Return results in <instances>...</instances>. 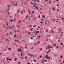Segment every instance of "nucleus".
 Wrapping results in <instances>:
<instances>
[{
	"mask_svg": "<svg viewBox=\"0 0 64 64\" xmlns=\"http://www.w3.org/2000/svg\"><path fill=\"white\" fill-rule=\"evenodd\" d=\"M15 2H14V5H15L17 7L18 6V1L16 2V1H14Z\"/></svg>",
	"mask_w": 64,
	"mask_h": 64,
	"instance_id": "nucleus-1",
	"label": "nucleus"
},
{
	"mask_svg": "<svg viewBox=\"0 0 64 64\" xmlns=\"http://www.w3.org/2000/svg\"><path fill=\"white\" fill-rule=\"evenodd\" d=\"M46 57L47 59H50V58L49 57V56L48 55L46 56Z\"/></svg>",
	"mask_w": 64,
	"mask_h": 64,
	"instance_id": "nucleus-2",
	"label": "nucleus"
},
{
	"mask_svg": "<svg viewBox=\"0 0 64 64\" xmlns=\"http://www.w3.org/2000/svg\"><path fill=\"white\" fill-rule=\"evenodd\" d=\"M28 56H30L31 57H33V54H28Z\"/></svg>",
	"mask_w": 64,
	"mask_h": 64,
	"instance_id": "nucleus-3",
	"label": "nucleus"
},
{
	"mask_svg": "<svg viewBox=\"0 0 64 64\" xmlns=\"http://www.w3.org/2000/svg\"><path fill=\"white\" fill-rule=\"evenodd\" d=\"M52 10H53V11H55V10H56V9L55 8H52Z\"/></svg>",
	"mask_w": 64,
	"mask_h": 64,
	"instance_id": "nucleus-4",
	"label": "nucleus"
},
{
	"mask_svg": "<svg viewBox=\"0 0 64 64\" xmlns=\"http://www.w3.org/2000/svg\"><path fill=\"white\" fill-rule=\"evenodd\" d=\"M58 31H59V33H60V32L61 31V29L60 28L58 29Z\"/></svg>",
	"mask_w": 64,
	"mask_h": 64,
	"instance_id": "nucleus-5",
	"label": "nucleus"
},
{
	"mask_svg": "<svg viewBox=\"0 0 64 64\" xmlns=\"http://www.w3.org/2000/svg\"><path fill=\"white\" fill-rule=\"evenodd\" d=\"M35 8H36L37 10H39V8H38V6H36Z\"/></svg>",
	"mask_w": 64,
	"mask_h": 64,
	"instance_id": "nucleus-6",
	"label": "nucleus"
},
{
	"mask_svg": "<svg viewBox=\"0 0 64 64\" xmlns=\"http://www.w3.org/2000/svg\"><path fill=\"white\" fill-rule=\"evenodd\" d=\"M14 26H12V27H10L9 28V29H12V28H13V27Z\"/></svg>",
	"mask_w": 64,
	"mask_h": 64,
	"instance_id": "nucleus-7",
	"label": "nucleus"
},
{
	"mask_svg": "<svg viewBox=\"0 0 64 64\" xmlns=\"http://www.w3.org/2000/svg\"><path fill=\"white\" fill-rule=\"evenodd\" d=\"M42 18H43L44 19V18H45V16L43 15L42 16Z\"/></svg>",
	"mask_w": 64,
	"mask_h": 64,
	"instance_id": "nucleus-8",
	"label": "nucleus"
},
{
	"mask_svg": "<svg viewBox=\"0 0 64 64\" xmlns=\"http://www.w3.org/2000/svg\"><path fill=\"white\" fill-rule=\"evenodd\" d=\"M37 5V4H34V7H36V6Z\"/></svg>",
	"mask_w": 64,
	"mask_h": 64,
	"instance_id": "nucleus-9",
	"label": "nucleus"
},
{
	"mask_svg": "<svg viewBox=\"0 0 64 64\" xmlns=\"http://www.w3.org/2000/svg\"><path fill=\"white\" fill-rule=\"evenodd\" d=\"M48 48L50 49V48H51V47H50V46H48Z\"/></svg>",
	"mask_w": 64,
	"mask_h": 64,
	"instance_id": "nucleus-10",
	"label": "nucleus"
},
{
	"mask_svg": "<svg viewBox=\"0 0 64 64\" xmlns=\"http://www.w3.org/2000/svg\"><path fill=\"white\" fill-rule=\"evenodd\" d=\"M17 60V58H16L14 59V61H16Z\"/></svg>",
	"mask_w": 64,
	"mask_h": 64,
	"instance_id": "nucleus-11",
	"label": "nucleus"
},
{
	"mask_svg": "<svg viewBox=\"0 0 64 64\" xmlns=\"http://www.w3.org/2000/svg\"><path fill=\"white\" fill-rule=\"evenodd\" d=\"M8 8H10V6L8 5L7 6Z\"/></svg>",
	"mask_w": 64,
	"mask_h": 64,
	"instance_id": "nucleus-12",
	"label": "nucleus"
},
{
	"mask_svg": "<svg viewBox=\"0 0 64 64\" xmlns=\"http://www.w3.org/2000/svg\"><path fill=\"white\" fill-rule=\"evenodd\" d=\"M14 3V1H12L11 2V4H13V3Z\"/></svg>",
	"mask_w": 64,
	"mask_h": 64,
	"instance_id": "nucleus-13",
	"label": "nucleus"
},
{
	"mask_svg": "<svg viewBox=\"0 0 64 64\" xmlns=\"http://www.w3.org/2000/svg\"><path fill=\"white\" fill-rule=\"evenodd\" d=\"M37 45V44L35 43L34 44V46H36Z\"/></svg>",
	"mask_w": 64,
	"mask_h": 64,
	"instance_id": "nucleus-14",
	"label": "nucleus"
},
{
	"mask_svg": "<svg viewBox=\"0 0 64 64\" xmlns=\"http://www.w3.org/2000/svg\"><path fill=\"white\" fill-rule=\"evenodd\" d=\"M18 21L19 23H20L21 22H22V21H21V20H18Z\"/></svg>",
	"mask_w": 64,
	"mask_h": 64,
	"instance_id": "nucleus-15",
	"label": "nucleus"
},
{
	"mask_svg": "<svg viewBox=\"0 0 64 64\" xmlns=\"http://www.w3.org/2000/svg\"><path fill=\"white\" fill-rule=\"evenodd\" d=\"M62 20L63 21V22H64V18H62Z\"/></svg>",
	"mask_w": 64,
	"mask_h": 64,
	"instance_id": "nucleus-16",
	"label": "nucleus"
},
{
	"mask_svg": "<svg viewBox=\"0 0 64 64\" xmlns=\"http://www.w3.org/2000/svg\"><path fill=\"white\" fill-rule=\"evenodd\" d=\"M8 11H9V10H7L5 12L6 13H7V12H8Z\"/></svg>",
	"mask_w": 64,
	"mask_h": 64,
	"instance_id": "nucleus-17",
	"label": "nucleus"
},
{
	"mask_svg": "<svg viewBox=\"0 0 64 64\" xmlns=\"http://www.w3.org/2000/svg\"><path fill=\"white\" fill-rule=\"evenodd\" d=\"M54 47H55V46H56V44H54Z\"/></svg>",
	"mask_w": 64,
	"mask_h": 64,
	"instance_id": "nucleus-18",
	"label": "nucleus"
},
{
	"mask_svg": "<svg viewBox=\"0 0 64 64\" xmlns=\"http://www.w3.org/2000/svg\"><path fill=\"white\" fill-rule=\"evenodd\" d=\"M25 59L27 60V56H26L25 58Z\"/></svg>",
	"mask_w": 64,
	"mask_h": 64,
	"instance_id": "nucleus-19",
	"label": "nucleus"
},
{
	"mask_svg": "<svg viewBox=\"0 0 64 64\" xmlns=\"http://www.w3.org/2000/svg\"><path fill=\"white\" fill-rule=\"evenodd\" d=\"M57 12H59L60 11V10L59 9H58L57 10Z\"/></svg>",
	"mask_w": 64,
	"mask_h": 64,
	"instance_id": "nucleus-20",
	"label": "nucleus"
},
{
	"mask_svg": "<svg viewBox=\"0 0 64 64\" xmlns=\"http://www.w3.org/2000/svg\"><path fill=\"white\" fill-rule=\"evenodd\" d=\"M34 12H35V11H33L32 12V14H34Z\"/></svg>",
	"mask_w": 64,
	"mask_h": 64,
	"instance_id": "nucleus-21",
	"label": "nucleus"
},
{
	"mask_svg": "<svg viewBox=\"0 0 64 64\" xmlns=\"http://www.w3.org/2000/svg\"><path fill=\"white\" fill-rule=\"evenodd\" d=\"M22 38V36H20L19 37V39H21V38Z\"/></svg>",
	"mask_w": 64,
	"mask_h": 64,
	"instance_id": "nucleus-22",
	"label": "nucleus"
},
{
	"mask_svg": "<svg viewBox=\"0 0 64 64\" xmlns=\"http://www.w3.org/2000/svg\"><path fill=\"white\" fill-rule=\"evenodd\" d=\"M40 24H43V23H44V22H40Z\"/></svg>",
	"mask_w": 64,
	"mask_h": 64,
	"instance_id": "nucleus-23",
	"label": "nucleus"
},
{
	"mask_svg": "<svg viewBox=\"0 0 64 64\" xmlns=\"http://www.w3.org/2000/svg\"><path fill=\"white\" fill-rule=\"evenodd\" d=\"M17 27L18 28H20V26H17Z\"/></svg>",
	"mask_w": 64,
	"mask_h": 64,
	"instance_id": "nucleus-24",
	"label": "nucleus"
},
{
	"mask_svg": "<svg viewBox=\"0 0 64 64\" xmlns=\"http://www.w3.org/2000/svg\"><path fill=\"white\" fill-rule=\"evenodd\" d=\"M56 20V19H54L53 20H52V21H55Z\"/></svg>",
	"mask_w": 64,
	"mask_h": 64,
	"instance_id": "nucleus-25",
	"label": "nucleus"
},
{
	"mask_svg": "<svg viewBox=\"0 0 64 64\" xmlns=\"http://www.w3.org/2000/svg\"><path fill=\"white\" fill-rule=\"evenodd\" d=\"M55 56L56 57H57V54H55Z\"/></svg>",
	"mask_w": 64,
	"mask_h": 64,
	"instance_id": "nucleus-26",
	"label": "nucleus"
},
{
	"mask_svg": "<svg viewBox=\"0 0 64 64\" xmlns=\"http://www.w3.org/2000/svg\"><path fill=\"white\" fill-rule=\"evenodd\" d=\"M9 61H12V58H10L9 60Z\"/></svg>",
	"mask_w": 64,
	"mask_h": 64,
	"instance_id": "nucleus-27",
	"label": "nucleus"
},
{
	"mask_svg": "<svg viewBox=\"0 0 64 64\" xmlns=\"http://www.w3.org/2000/svg\"><path fill=\"white\" fill-rule=\"evenodd\" d=\"M38 33H39V31H38L36 32V34Z\"/></svg>",
	"mask_w": 64,
	"mask_h": 64,
	"instance_id": "nucleus-28",
	"label": "nucleus"
},
{
	"mask_svg": "<svg viewBox=\"0 0 64 64\" xmlns=\"http://www.w3.org/2000/svg\"><path fill=\"white\" fill-rule=\"evenodd\" d=\"M40 58H42V55H41V56H40Z\"/></svg>",
	"mask_w": 64,
	"mask_h": 64,
	"instance_id": "nucleus-29",
	"label": "nucleus"
},
{
	"mask_svg": "<svg viewBox=\"0 0 64 64\" xmlns=\"http://www.w3.org/2000/svg\"><path fill=\"white\" fill-rule=\"evenodd\" d=\"M40 17H41V16H39L38 17V18H40Z\"/></svg>",
	"mask_w": 64,
	"mask_h": 64,
	"instance_id": "nucleus-30",
	"label": "nucleus"
},
{
	"mask_svg": "<svg viewBox=\"0 0 64 64\" xmlns=\"http://www.w3.org/2000/svg\"><path fill=\"white\" fill-rule=\"evenodd\" d=\"M10 21V22H13V20H11Z\"/></svg>",
	"mask_w": 64,
	"mask_h": 64,
	"instance_id": "nucleus-31",
	"label": "nucleus"
},
{
	"mask_svg": "<svg viewBox=\"0 0 64 64\" xmlns=\"http://www.w3.org/2000/svg\"><path fill=\"white\" fill-rule=\"evenodd\" d=\"M49 4H51V1H50L49 3Z\"/></svg>",
	"mask_w": 64,
	"mask_h": 64,
	"instance_id": "nucleus-32",
	"label": "nucleus"
},
{
	"mask_svg": "<svg viewBox=\"0 0 64 64\" xmlns=\"http://www.w3.org/2000/svg\"><path fill=\"white\" fill-rule=\"evenodd\" d=\"M48 29H47L46 30V33H47V32H48Z\"/></svg>",
	"mask_w": 64,
	"mask_h": 64,
	"instance_id": "nucleus-33",
	"label": "nucleus"
},
{
	"mask_svg": "<svg viewBox=\"0 0 64 64\" xmlns=\"http://www.w3.org/2000/svg\"><path fill=\"white\" fill-rule=\"evenodd\" d=\"M16 37V34H15V35L14 36V37L15 38Z\"/></svg>",
	"mask_w": 64,
	"mask_h": 64,
	"instance_id": "nucleus-34",
	"label": "nucleus"
},
{
	"mask_svg": "<svg viewBox=\"0 0 64 64\" xmlns=\"http://www.w3.org/2000/svg\"><path fill=\"white\" fill-rule=\"evenodd\" d=\"M61 45H63V44L62 43H61V44H60Z\"/></svg>",
	"mask_w": 64,
	"mask_h": 64,
	"instance_id": "nucleus-35",
	"label": "nucleus"
},
{
	"mask_svg": "<svg viewBox=\"0 0 64 64\" xmlns=\"http://www.w3.org/2000/svg\"><path fill=\"white\" fill-rule=\"evenodd\" d=\"M8 50H9L10 51H11V48H8Z\"/></svg>",
	"mask_w": 64,
	"mask_h": 64,
	"instance_id": "nucleus-36",
	"label": "nucleus"
},
{
	"mask_svg": "<svg viewBox=\"0 0 64 64\" xmlns=\"http://www.w3.org/2000/svg\"><path fill=\"white\" fill-rule=\"evenodd\" d=\"M26 2H29V0H26Z\"/></svg>",
	"mask_w": 64,
	"mask_h": 64,
	"instance_id": "nucleus-37",
	"label": "nucleus"
},
{
	"mask_svg": "<svg viewBox=\"0 0 64 64\" xmlns=\"http://www.w3.org/2000/svg\"><path fill=\"white\" fill-rule=\"evenodd\" d=\"M52 33H54V32L53 31V30H52Z\"/></svg>",
	"mask_w": 64,
	"mask_h": 64,
	"instance_id": "nucleus-38",
	"label": "nucleus"
},
{
	"mask_svg": "<svg viewBox=\"0 0 64 64\" xmlns=\"http://www.w3.org/2000/svg\"><path fill=\"white\" fill-rule=\"evenodd\" d=\"M18 12L19 13L20 12V10H18Z\"/></svg>",
	"mask_w": 64,
	"mask_h": 64,
	"instance_id": "nucleus-39",
	"label": "nucleus"
},
{
	"mask_svg": "<svg viewBox=\"0 0 64 64\" xmlns=\"http://www.w3.org/2000/svg\"><path fill=\"white\" fill-rule=\"evenodd\" d=\"M8 39H6V41H8V42H9V40H8Z\"/></svg>",
	"mask_w": 64,
	"mask_h": 64,
	"instance_id": "nucleus-40",
	"label": "nucleus"
},
{
	"mask_svg": "<svg viewBox=\"0 0 64 64\" xmlns=\"http://www.w3.org/2000/svg\"><path fill=\"white\" fill-rule=\"evenodd\" d=\"M50 47L52 49H53V47H52V46H50Z\"/></svg>",
	"mask_w": 64,
	"mask_h": 64,
	"instance_id": "nucleus-41",
	"label": "nucleus"
},
{
	"mask_svg": "<svg viewBox=\"0 0 64 64\" xmlns=\"http://www.w3.org/2000/svg\"><path fill=\"white\" fill-rule=\"evenodd\" d=\"M35 56H36L34 55L33 56H32V57H34V58H35Z\"/></svg>",
	"mask_w": 64,
	"mask_h": 64,
	"instance_id": "nucleus-42",
	"label": "nucleus"
},
{
	"mask_svg": "<svg viewBox=\"0 0 64 64\" xmlns=\"http://www.w3.org/2000/svg\"><path fill=\"white\" fill-rule=\"evenodd\" d=\"M44 61H46V62H47V60H44Z\"/></svg>",
	"mask_w": 64,
	"mask_h": 64,
	"instance_id": "nucleus-43",
	"label": "nucleus"
},
{
	"mask_svg": "<svg viewBox=\"0 0 64 64\" xmlns=\"http://www.w3.org/2000/svg\"><path fill=\"white\" fill-rule=\"evenodd\" d=\"M41 21H43L44 20V19H41Z\"/></svg>",
	"mask_w": 64,
	"mask_h": 64,
	"instance_id": "nucleus-44",
	"label": "nucleus"
},
{
	"mask_svg": "<svg viewBox=\"0 0 64 64\" xmlns=\"http://www.w3.org/2000/svg\"><path fill=\"white\" fill-rule=\"evenodd\" d=\"M28 11H29V13H31V11L29 10H28Z\"/></svg>",
	"mask_w": 64,
	"mask_h": 64,
	"instance_id": "nucleus-45",
	"label": "nucleus"
},
{
	"mask_svg": "<svg viewBox=\"0 0 64 64\" xmlns=\"http://www.w3.org/2000/svg\"><path fill=\"white\" fill-rule=\"evenodd\" d=\"M29 27H32V26H29Z\"/></svg>",
	"mask_w": 64,
	"mask_h": 64,
	"instance_id": "nucleus-46",
	"label": "nucleus"
},
{
	"mask_svg": "<svg viewBox=\"0 0 64 64\" xmlns=\"http://www.w3.org/2000/svg\"><path fill=\"white\" fill-rule=\"evenodd\" d=\"M43 49L42 48H41L40 49V51H41V50H42Z\"/></svg>",
	"mask_w": 64,
	"mask_h": 64,
	"instance_id": "nucleus-47",
	"label": "nucleus"
},
{
	"mask_svg": "<svg viewBox=\"0 0 64 64\" xmlns=\"http://www.w3.org/2000/svg\"><path fill=\"white\" fill-rule=\"evenodd\" d=\"M33 28H32V29L31 30V31H32L33 30Z\"/></svg>",
	"mask_w": 64,
	"mask_h": 64,
	"instance_id": "nucleus-48",
	"label": "nucleus"
},
{
	"mask_svg": "<svg viewBox=\"0 0 64 64\" xmlns=\"http://www.w3.org/2000/svg\"><path fill=\"white\" fill-rule=\"evenodd\" d=\"M30 33H31V32H29L28 34V35H30Z\"/></svg>",
	"mask_w": 64,
	"mask_h": 64,
	"instance_id": "nucleus-49",
	"label": "nucleus"
},
{
	"mask_svg": "<svg viewBox=\"0 0 64 64\" xmlns=\"http://www.w3.org/2000/svg\"><path fill=\"white\" fill-rule=\"evenodd\" d=\"M36 27V25H35L34 26V27Z\"/></svg>",
	"mask_w": 64,
	"mask_h": 64,
	"instance_id": "nucleus-50",
	"label": "nucleus"
},
{
	"mask_svg": "<svg viewBox=\"0 0 64 64\" xmlns=\"http://www.w3.org/2000/svg\"><path fill=\"white\" fill-rule=\"evenodd\" d=\"M6 59H7L8 60H9V58H6Z\"/></svg>",
	"mask_w": 64,
	"mask_h": 64,
	"instance_id": "nucleus-51",
	"label": "nucleus"
},
{
	"mask_svg": "<svg viewBox=\"0 0 64 64\" xmlns=\"http://www.w3.org/2000/svg\"><path fill=\"white\" fill-rule=\"evenodd\" d=\"M34 49V47H32V48H31V49Z\"/></svg>",
	"mask_w": 64,
	"mask_h": 64,
	"instance_id": "nucleus-52",
	"label": "nucleus"
},
{
	"mask_svg": "<svg viewBox=\"0 0 64 64\" xmlns=\"http://www.w3.org/2000/svg\"><path fill=\"white\" fill-rule=\"evenodd\" d=\"M19 49H20H20H19L18 50V52H19L20 51V50H19Z\"/></svg>",
	"mask_w": 64,
	"mask_h": 64,
	"instance_id": "nucleus-53",
	"label": "nucleus"
},
{
	"mask_svg": "<svg viewBox=\"0 0 64 64\" xmlns=\"http://www.w3.org/2000/svg\"><path fill=\"white\" fill-rule=\"evenodd\" d=\"M50 52V50H49V51L48 52V53H49Z\"/></svg>",
	"mask_w": 64,
	"mask_h": 64,
	"instance_id": "nucleus-54",
	"label": "nucleus"
},
{
	"mask_svg": "<svg viewBox=\"0 0 64 64\" xmlns=\"http://www.w3.org/2000/svg\"><path fill=\"white\" fill-rule=\"evenodd\" d=\"M58 42H60V39H59Z\"/></svg>",
	"mask_w": 64,
	"mask_h": 64,
	"instance_id": "nucleus-55",
	"label": "nucleus"
},
{
	"mask_svg": "<svg viewBox=\"0 0 64 64\" xmlns=\"http://www.w3.org/2000/svg\"><path fill=\"white\" fill-rule=\"evenodd\" d=\"M18 32H20V30H18Z\"/></svg>",
	"mask_w": 64,
	"mask_h": 64,
	"instance_id": "nucleus-56",
	"label": "nucleus"
},
{
	"mask_svg": "<svg viewBox=\"0 0 64 64\" xmlns=\"http://www.w3.org/2000/svg\"><path fill=\"white\" fill-rule=\"evenodd\" d=\"M26 18H28V16H26Z\"/></svg>",
	"mask_w": 64,
	"mask_h": 64,
	"instance_id": "nucleus-57",
	"label": "nucleus"
},
{
	"mask_svg": "<svg viewBox=\"0 0 64 64\" xmlns=\"http://www.w3.org/2000/svg\"><path fill=\"white\" fill-rule=\"evenodd\" d=\"M22 59H24V57L22 58Z\"/></svg>",
	"mask_w": 64,
	"mask_h": 64,
	"instance_id": "nucleus-58",
	"label": "nucleus"
},
{
	"mask_svg": "<svg viewBox=\"0 0 64 64\" xmlns=\"http://www.w3.org/2000/svg\"><path fill=\"white\" fill-rule=\"evenodd\" d=\"M58 46H57V47L56 48V49H58Z\"/></svg>",
	"mask_w": 64,
	"mask_h": 64,
	"instance_id": "nucleus-59",
	"label": "nucleus"
},
{
	"mask_svg": "<svg viewBox=\"0 0 64 64\" xmlns=\"http://www.w3.org/2000/svg\"><path fill=\"white\" fill-rule=\"evenodd\" d=\"M22 55H23V54L22 53L21 54V56H22Z\"/></svg>",
	"mask_w": 64,
	"mask_h": 64,
	"instance_id": "nucleus-60",
	"label": "nucleus"
},
{
	"mask_svg": "<svg viewBox=\"0 0 64 64\" xmlns=\"http://www.w3.org/2000/svg\"><path fill=\"white\" fill-rule=\"evenodd\" d=\"M36 17H35V18H35L36 20V19H37V18H36Z\"/></svg>",
	"mask_w": 64,
	"mask_h": 64,
	"instance_id": "nucleus-61",
	"label": "nucleus"
},
{
	"mask_svg": "<svg viewBox=\"0 0 64 64\" xmlns=\"http://www.w3.org/2000/svg\"><path fill=\"white\" fill-rule=\"evenodd\" d=\"M40 10H42V8H40Z\"/></svg>",
	"mask_w": 64,
	"mask_h": 64,
	"instance_id": "nucleus-62",
	"label": "nucleus"
},
{
	"mask_svg": "<svg viewBox=\"0 0 64 64\" xmlns=\"http://www.w3.org/2000/svg\"><path fill=\"white\" fill-rule=\"evenodd\" d=\"M34 62H36V60H34Z\"/></svg>",
	"mask_w": 64,
	"mask_h": 64,
	"instance_id": "nucleus-63",
	"label": "nucleus"
},
{
	"mask_svg": "<svg viewBox=\"0 0 64 64\" xmlns=\"http://www.w3.org/2000/svg\"><path fill=\"white\" fill-rule=\"evenodd\" d=\"M25 47V48H26V49H27V47Z\"/></svg>",
	"mask_w": 64,
	"mask_h": 64,
	"instance_id": "nucleus-64",
	"label": "nucleus"
}]
</instances>
